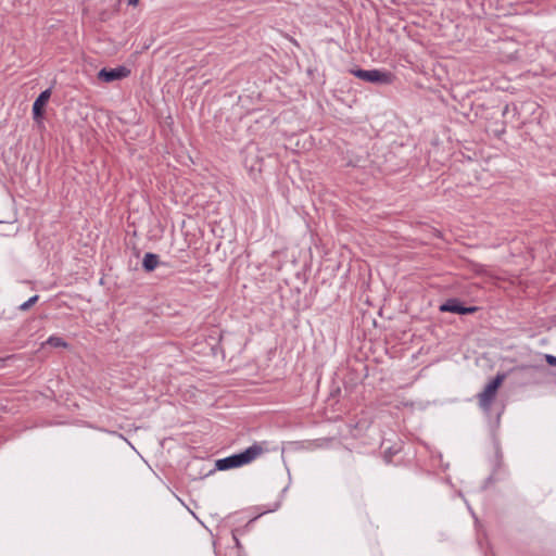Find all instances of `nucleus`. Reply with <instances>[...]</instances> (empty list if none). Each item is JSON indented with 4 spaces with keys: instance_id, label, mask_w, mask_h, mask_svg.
Wrapping results in <instances>:
<instances>
[{
    "instance_id": "f257e3e1",
    "label": "nucleus",
    "mask_w": 556,
    "mask_h": 556,
    "mask_svg": "<svg viewBox=\"0 0 556 556\" xmlns=\"http://www.w3.org/2000/svg\"><path fill=\"white\" fill-rule=\"evenodd\" d=\"M263 452L264 448L260 444H253L239 454H235L229 457L216 460L215 467L218 470H228L231 468H237L251 463L260 455H262Z\"/></svg>"
},
{
    "instance_id": "f03ea898",
    "label": "nucleus",
    "mask_w": 556,
    "mask_h": 556,
    "mask_svg": "<svg viewBox=\"0 0 556 556\" xmlns=\"http://www.w3.org/2000/svg\"><path fill=\"white\" fill-rule=\"evenodd\" d=\"M505 380L504 374H497L496 377L491 380L482 392L478 394L479 405L484 410H489L495 396L498 388L502 386Z\"/></svg>"
},
{
    "instance_id": "7ed1b4c3",
    "label": "nucleus",
    "mask_w": 556,
    "mask_h": 556,
    "mask_svg": "<svg viewBox=\"0 0 556 556\" xmlns=\"http://www.w3.org/2000/svg\"><path fill=\"white\" fill-rule=\"evenodd\" d=\"M353 74L362 80L377 84H391L393 79L391 73L379 70H356Z\"/></svg>"
},
{
    "instance_id": "20e7f679",
    "label": "nucleus",
    "mask_w": 556,
    "mask_h": 556,
    "mask_svg": "<svg viewBox=\"0 0 556 556\" xmlns=\"http://www.w3.org/2000/svg\"><path fill=\"white\" fill-rule=\"evenodd\" d=\"M130 74V71L126 68L125 66H119L116 68H102L98 73V79L102 83H112L115 80H121L125 77H127Z\"/></svg>"
},
{
    "instance_id": "39448f33",
    "label": "nucleus",
    "mask_w": 556,
    "mask_h": 556,
    "mask_svg": "<svg viewBox=\"0 0 556 556\" xmlns=\"http://www.w3.org/2000/svg\"><path fill=\"white\" fill-rule=\"evenodd\" d=\"M441 312H450L455 314H471L477 311V307H465L462 303L456 299L447 300L440 306Z\"/></svg>"
},
{
    "instance_id": "423d86ee",
    "label": "nucleus",
    "mask_w": 556,
    "mask_h": 556,
    "mask_svg": "<svg viewBox=\"0 0 556 556\" xmlns=\"http://www.w3.org/2000/svg\"><path fill=\"white\" fill-rule=\"evenodd\" d=\"M51 97V90L47 89L42 91L33 104V115L35 121H39L43 114V108Z\"/></svg>"
},
{
    "instance_id": "0eeeda50",
    "label": "nucleus",
    "mask_w": 556,
    "mask_h": 556,
    "mask_svg": "<svg viewBox=\"0 0 556 556\" xmlns=\"http://www.w3.org/2000/svg\"><path fill=\"white\" fill-rule=\"evenodd\" d=\"M157 265H159V256L156 254H153V253L144 254V257L142 261V266L146 271L154 270Z\"/></svg>"
},
{
    "instance_id": "6e6552de",
    "label": "nucleus",
    "mask_w": 556,
    "mask_h": 556,
    "mask_svg": "<svg viewBox=\"0 0 556 556\" xmlns=\"http://www.w3.org/2000/svg\"><path fill=\"white\" fill-rule=\"evenodd\" d=\"M46 344L48 345H51L53 348H65L67 344L66 342L60 338V337H50L47 341H46Z\"/></svg>"
},
{
    "instance_id": "1a4fd4ad",
    "label": "nucleus",
    "mask_w": 556,
    "mask_h": 556,
    "mask_svg": "<svg viewBox=\"0 0 556 556\" xmlns=\"http://www.w3.org/2000/svg\"><path fill=\"white\" fill-rule=\"evenodd\" d=\"M38 299H39L38 295L31 296L28 301H26V302H24L23 304L20 305V309L21 311L29 309L38 301Z\"/></svg>"
},
{
    "instance_id": "9d476101",
    "label": "nucleus",
    "mask_w": 556,
    "mask_h": 556,
    "mask_svg": "<svg viewBox=\"0 0 556 556\" xmlns=\"http://www.w3.org/2000/svg\"><path fill=\"white\" fill-rule=\"evenodd\" d=\"M544 358L548 365L556 367V356L551 355V354H545Z\"/></svg>"
},
{
    "instance_id": "9b49d317",
    "label": "nucleus",
    "mask_w": 556,
    "mask_h": 556,
    "mask_svg": "<svg viewBox=\"0 0 556 556\" xmlns=\"http://www.w3.org/2000/svg\"><path fill=\"white\" fill-rule=\"evenodd\" d=\"M139 0H128L129 5H137Z\"/></svg>"
}]
</instances>
